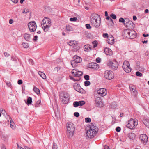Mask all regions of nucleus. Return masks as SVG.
<instances>
[{
    "instance_id": "4",
    "label": "nucleus",
    "mask_w": 149,
    "mask_h": 149,
    "mask_svg": "<svg viewBox=\"0 0 149 149\" xmlns=\"http://www.w3.org/2000/svg\"><path fill=\"white\" fill-rule=\"evenodd\" d=\"M67 135L69 138L72 137L74 135V132L75 130L74 124L71 123H68L67 125Z\"/></svg>"
},
{
    "instance_id": "39",
    "label": "nucleus",
    "mask_w": 149,
    "mask_h": 149,
    "mask_svg": "<svg viewBox=\"0 0 149 149\" xmlns=\"http://www.w3.org/2000/svg\"><path fill=\"white\" fill-rule=\"evenodd\" d=\"M110 16L114 19H116V16L113 13L111 14L110 15Z\"/></svg>"
},
{
    "instance_id": "23",
    "label": "nucleus",
    "mask_w": 149,
    "mask_h": 149,
    "mask_svg": "<svg viewBox=\"0 0 149 149\" xmlns=\"http://www.w3.org/2000/svg\"><path fill=\"white\" fill-rule=\"evenodd\" d=\"M66 30L68 31H73L74 29L70 25L68 24L66 26Z\"/></svg>"
},
{
    "instance_id": "5",
    "label": "nucleus",
    "mask_w": 149,
    "mask_h": 149,
    "mask_svg": "<svg viewBox=\"0 0 149 149\" xmlns=\"http://www.w3.org/2000/svg\"><path fill=\"white\" fill-rule=\"evenodd\" d=\"M124 34L127 38L133 39L135 38L137 36L136 32L134 30L125 29L124 30Z\"/></svg>"
},
{
    "instance_id": "56",
    "label": "nucleus",
    "mask_w": 149,
    "mask_h": 149,
    "mask_svg": "<svg viewBox=\"0 0 149 149\" xmlns=\"http://www.w3.org/2000/svg\"><path fill=\"white\" fill-rule=\"evenodd\" d=\"M4 55L5 57H8L9 55V54L6 52H5L4 53Z\"/></svg>"
},
{
    "instance_id": "47",
    "label": "nucleus",
    "mask_w": 149,
    "mask_h": 149,
    "mask_svg": "<svg viewBox=\"0 0 149 149\" xmlns=\"http://www.w3.org/2000/svg\"><path fill=\"white\" fill-rule=\"evenodd\" d=\"M103 37L105 38H107L108 39L109 38L108 34L107 33L103 34Z\"/></svg>"
},
{
    "instance_id": "25",
    "label": "nucleus",
    "mask_w": 149,
    "mask_h": 149,
    "mask_svg": "<svg viewBox=\"0 0 149 149\" xmlns=\"http://www.w3.org/2000/svg\"><path fill=\"white\" fill-rule=\"evenodd\" d=\"M117 105L116 103L115 102H113L110 105L111 108L115 109L117 107Z\"/></svg>"
},
{
    "instance_id": "6",
    "label": "nucleus",
    "mask_w": 149,
    "mask_h": 149,
    "mask_svg": "<svg viewBox=\"0 0 149 149\" xmlns=\"http://www.w3.org/2000/svg\"><path fill=\"white\" fill-rule=\"evenodd\" d=\"M73 60L71 61V65L73 67H75L78 65V63H81L82 61V58L77 55L74 56L73 58Z\"/></svg>"
},
{
    "instance_id": "1",
    "label": "nucleus",
    "mask_w": 149,
    "mask_h": 149,
    "mask_svg": "<svg viewBox=\"0 0 149 149\" xmlns=\"http://www.w3.org/2000/svg\"><path fill=\"white\" fill-rule=\"evenodd\" d=\"M101 20L99 15L95 13H93L90 17L91 24L94 27H98L100 24Z\"/></svg>"
},
{
    "instance_id": "58",
    "label": "nucleus",
    "mask_w": 149,
    "mask_h": 149,
    "mask_svg": "<svg viewBox=\"0 0 149 149\" xmlns=\"http://www.w3.org/2000/svg\"><path fill=\"white\" fill-rule=\"evenodd\" d=\"M104 149H109L110 148H109V147L107 146V145H105L104 146Z\"/></svg>"
},
{
    "instance_id": "40",
    "label": "nucleus",
    "mask_w": 149,
    "mask_h": 149,
    "mask_svg": "<svg viewBox=\"0 0 149 149\" xmlns=\"http://www.w3.org/2000/svg\"><path fill=\"white\" fill-rule=\"evenodd\" d=\"M24 47L27 48L29 47L28 44L27 43H23L22 44Z\"/></svg>"
},
{
    "instance_id": "13",
    "label": "nucleus",
    "mask_w": 149,
    "mask_h": 149,
    "mask_svg": "<svg viewBox=\"0 0 149 149\" xmlns=\"http://www.w3.org/2000/svg\"><path fill=\"white\" fill-rule=\"evenodd\" d=\"M139 140L141 141L142 143L145 144L148 141V137L145 134H143L140 135Z\"/></svg>"
},
{
    "instance_id": "62",
    "label": "nucleus",
    "mask_w": 149,
    "mask_h": 149,
    "mask_svg": "<svg viewBox=\"0 0 149 149\" xmlns=\"http://www.w3.org/2000/svg\"><path fill=\"white\" fill-rule=\"evenodd\" d=\"M38 38V36H35L33 38V40L34 41H36L37 40V38Z\"/></svg>"
},
{
    "instance_id": "7",
    "label": "nucleus",
    "mask_w": 149,
    "mask_h": 149,
    "mask_svg": "<svg viewBox=\"0 0 149 149\" xmlns=\"http://www.w3.org/2000/svg\"><path fill=\"white\" fill-rule=\"evenodd\" d=\"M107 65L114 70L117 69L118 66V63L115 59L112 60H109L107 63Z\"/></svg>"
},
{
    "instance_id": "60",
    "label": "nucleus",
    "mask_w": 149,
    "mask_h": 149,
    "mask_svg": "<svg viewBox=\"0 0 149 149\" xmlns=\"http://www.w3.org/2000/svg\"><path fill=\"white\" fill-rule=\"evenodd\" d=\"M0 111L3 114L4 113L3 112H5V110L3 108H1L0 109Z\"/></svg>"
},
{
    "instance_id": "37",
    "label": "nucleus",
    "mask_w": 149,
    "mask_h": 149,
    "mask_svg": "<svg viewBox=\"0 0 149 149\" xmlns=\"http://www.w3.org/2000/svg\"><path fill=\"white\" fill-rule=\"evenodd\" d=\"M80 87L79 84H77V83H75L74 85V88L77 91H78L77 90V87Z\"/></svg>"
},
{
    "instance_id": "54",
    "label": "nucleus",
    "mask_w": 149,
    "mask_h": 149,
    "mask_svg": "<svg viewBox=\"0 0 149 149\" xmlns=\"http://www.w3.org/2000/svg\"><path fill=\"white\" fill-rule=\"evenodd\" d=\"M121 130L120 128L119 127H116V130L117 132H119Z\"/></svg>"
},
{
    "instance_id": "26",
    "label": "nucleus",
    "mask_w": 149,
    "mask_h": 149,
    "mask_svg": "<svg viewBox=\"0 0 149 149\" xmlns=\"http://www.w3.org/2000/svg\"><path fill=\"white\" fill-rule=\"evenodd\" d=\"M143 123L147 127L149 128V120L145 119L143 120Z\"/></svg>"
},
{
    "instance_id": "22",
    "label": "nucleus",
    "mask_w": 149,
    "mask_h": 149,
    "mask_svg": "<svg viewBox=\"0 0 149 149\" xmlns=\"http://www.w3.org/2000/svg\"><path fill=\"white\" fill-rule=\"evenodd\" d=\"M95 92H96L99 96H102V88H99L98 89L95 90Z\"/></svg>"
},
{
    "instance_id": "48",
    "label": "nucleus",
    "mask_w": 149,
    "mask_h": 149,
    "mask_svg": "<svg viewBox=\"0 0 149 149\" xmlns=\"http://www.w3.org/2000/svg\"><path fill=\"white\" fill-rule=\"evenodd\" d=\"M89 75H85L84 76V78L86 80H88L89 79Z\"/></svg>"
},
{
    "instance_id": "31",
    "label": "nucleus",
    "mask_w": 149,
    "mask_h": 149,
    "mask_svg": "<svg viewBox=\"0 0 149 149\" xmlns=\"http://www.w3.org/2000/svg\"><path fill=\"white\" fill-rule=\"evenodd\" d=\"M33 91L35 92H36L37 94H38L40 93V91L39 89L36 88V87L34 86L33 87Z\"/></svg>"
},
{
    "instance_id": "21",
    "label": "nucleus",
    "mask_w": 149,
    "mask_h": 149,
    "mask_svg": "<svg viewBox=\"0 0 149 149\" xmlns=\"http://www.w3.org/2000/svg\"><path fill=\"white\" fill-rule=\"evenodd\" d=\"M79 49V47L78 45V42L75 44H74L73 46L72 50L74 52H77Z\"/></svg>"
},
{
    "instance_id": "11",
    "label": "nucleus",
    "mask_w": 149,
    "mask_h": 149,
    "mask_svg": "<svg viewBox=\"0 0 149 149\" xmlns=\"http://www.w3.org/2000/svg\"><path fill=\"white\" fill-rule=\"evenodd\" d=\"M29 28L31 32L35 31L36 29L37 26L35 21L31 22L28 24Z\"/></svg>"
},
{
    "instance_id": "64",
    "label": "nucleus",
    "mask_w": 149,
    "mask_h": 149,
    "mask_svg": "<svg viewBox=\"0 0 149 149\" xmlns=\"http://www.w3.org/2000/svg\"><path fill=\"white\" fill-rule=\"evenodd\" d=\"M41 103V101L40 100H38V101H37L36 102V104H40V103Z\"/></svg>"
},
{
    "instance_id": "49",
    "label": "nucleus",
    "mask_w": 149,
    "mask_h": 149,
    "mask_svg": "<svg viewBox=\"0 0 149 149\" xmlns=\"http://www.w3.org/2000/svg\"><path fill=\"white\" fill-rule=\"evenodd\" d=\"M119 22H123L124 23V22H125V20H124V19L123 18H121V17L119 19Z\"/></svg>"
},
{
    "instance_id": "35",
    "label": "nucleus",
    "mask_w": 149,
    "mask_h": 149,
    "mask_svg": "<svg viewBox=\"0 0 149 149\" xmlns=\"http://www.w3.org/2000/svg\"><path fill=\"white\" fill-rule=\"evenodd\" d=\"M10 127L11 128H13V127H14V123L13 122L12 120V119L11 118H10Z\"/></svg>"
},
{
    "instance_id": "19",
    "label": "nucleus",
    "mask_w": 149,
    "mask_h": 149,
    "mask_svg": "<svg viewBox=\"0 0 149 149\" xmlns=\"http://www.w3.org/2000/svg\"><path fill=\"white\" fill-rule=\"evenodd\" d=\"M107 43L109 44L112 45L113 44L114 42V39L113 37L111 36L109 37V38L106 40Z\"/></svg>"
},
{
    "instance_id": "18",
    "label": "nucleus",
    "mask_w": 149,
    "mask_h": 149,
    "mask_svg": "<svg viewBox=\"0 0 149 149\" xmlns=\"http://www.w3.org/2000/svg\"><path fill=\"white\" fill-rule=\"evenodd\" d=\"M104 51L107 55L111 56L113 54V52L111 50L108 48H105Z\"/></svg>"
},
{
    "instance_id": "9",
    "label": "nucleus",
    "mask_w": 149,
    "mask_h": 149,
    "mask_svg": "<svg viewBox=\"0 0 149 149\" xmlns=\"http://www.w3.org/2000/svg\"><path fill=\"white\" fill-rule=\"evenodd\" d=\"M122 68L127 73H129L131 71L129 62L128 61H125L124 62L122 66Z\"/></svg>"
},
{
    "instance_id": "28",
    "label": "nucleus",
    "mask_w": 149,
    "mask_h": 149,
    "mask_svg": "<svg viewBox=\"0 0 149 149\" xmlns=\"http://www.w3.org/2000/svg\"><path fill=\"white\" fill-rule=\"evenodd\" d=\"M24 37L25 39L27 41H29L31 38L30 35L27 33L25 34L24 35Z\"/></svg>"
},
{
    "instance_id": "20",
    "label": "nucleus",
    "mask_w": 149,
    "mask_h": 149,
    "mask_svg": "<svg viewBox=\"0 0 149 149\" xmlns=\"http://www.w3.org/2000/svg\"><path fill=\"white\" fill-rule=\"evenodd\" d=\"M91 46L89 45H86L84 47V49L85 51L89 52L92 49Z\"/></svg>"
},
{
    "instance_id": "34",
    "label": "nucleus",
    "mask_w": 149,
    "mask_h": 149,
    "mask_svg": "<svg viewBox=\"0 0 149 149\" xmlns=\"http://www.w3.org/2000/svg\"><path fill=\"white\" fill-rule=\"evenodd\" d=\"M93 46V48H95L98 45V42L96 41H95L92 42Z\"/></svg>"
},
{
    "instance_id": "12",
    "label": "nucleus",
    "mask_w": 149,
    "mask_h": 149,
    "mask_svg": "<svg viewBox=\"0 0 149 149\" xmlns=\"http://www.w3.org/2000/svg\"><path fill=\"white\" fill-rule=\"evenodd\" d=\"M69 98L68 94L67 93H64L61 101L63 104H66L69 102Z\"/></svg>"
},
{
    "instance_id": "52",
    "label": "nucleus",
    "mask_w": 149,
    "mask_h": 149,
    "mask_svg": "<svg viewBox=\"0 0 149 149\" xmlns=\"http://www.w3.org/2000/svg\"><path fill=\"white\" fill-rule=\"evenodd\" d=\"M86 27L88 29H91V27L90 26V25L89 24H86Z\"/></svg>"
},
{
    "instance_id": "36",
    "label": "nucleus",
    "mask_w": 149,
    "mask_h": 149,
    "mask_svg": "<svg viewBox=\"0 0 149 149\" xmlns=\"http://www.w3.org/2000/svg\"><path fill=\"white\" fill-rule=\"evenodd\" d=\"M132 23V21H128L127 22H126V23H125V22H124V24L125 26L127 27H128L130 26V24L131 25Z\"/></svg>"
},
{
    "instance_id": "61",
    "label": "nucleus",
    "mask_w": 149,
    "mask_h": 149,
    "mask_svg": "<svg viewBox=\"0 0 149 149\" xmlns=\"http://www.w3.org/2000/svg\"><path fill=\"white\" fill-rule=\"evenodd\" d=\"M61 69V68H60V67L58 68L57 67L55 68H54V70H57V71H58V70H60Z\"/></svg>"
},
{
    "instance_id": "10",
    "label": "nucleus",
    "mask_w": 149,
    "mask_h": 149,
    "mask_svg": "<svg viewBox=\"0 0 149 149\" xmlns=\"http://www.w3.org/2000/svg\"><path fill=\"white\" fill-rule=\"evenodd\" d=\"M105 78L109 80H111L114 77V74L111 71L106 70L104 73Z\"/></svg>"
},
{
    "instance_id": "55",
    "label": "nucleus",
    "mask_w": 149,
    "mask_h": 149,
    "mask_svg": "<svg viewBox=\"0 0 149 149\" xmlns=\"http://www.w3.org/2000/svg\"><path fill=\"white\" fill-rule=\"evenodd\" d=\"M11 60L13 61H16V59L15 57L13 56H12L11 57Z\"/></svg>"
},
{
    "instance_id": "32",
    "label": "nucleus",
    "mask_w": 149,
    "mask_h": 149,
    "mask_svg": "<svg viewBox=\"0 0 149 149\" xmlns=\"http://www.w3.org/2000/svg\"><path fill=\"white\" fill-rule=\"evenodd\" d=\"M130 88L131 91H132L133 93H135L136 92V88L134 86H132L131 87H130Z\"/></svg>"
},
{
    "instance_id": "3",
    "label": "nucleus",
    "mask_w": 149,
    "mask_h": 149,
    "mask_svg": "<svg viewBox=\"0 0 149 149\" xmlns=\"http://www.w3.org/2000/svg\"><path fill=\"white\" fill-rule=\"evenodd\" d=\"M51 22L50 19L47 17H45L41 23L44 31L46 32L48 31L49 28L51 26Z\"/></svg>"
},
{
    "instance_id": "51",
    "label": "nucleus",
    "mask_w": 149,
    "mask_h": 149,
    "mask_svg": "<svg viewBox=\"0 0 149 149\" xmlns=\"http://www.w3.org/2000/svg\"><path fill=\"white\" fill-rule=\"evenodd\" d=\"M74 115L77 117H78L79 116V114L78 112H75L74 113Z\"/></svg>"
},
{
    "instance_id": "14",
    "label": "nucleus",
    "mask_w": 149,
    "mask_h": 149,
    "mask_svg": "<svg viewBox=\"0 0 149 149\" xmlns=\"http://www.w3.org/2000/svg\"><path fill=\"white\" fill-rule=\"evenodd\" d=\"M72 72L73 75L77 77L81 76L83 73L82 72L78 71L77 69L72 70Z\"/></svg>"
},
{
    "instance_id": "15",
    "label": "nucleus",
    "mask_w": 149,
    "mask_h": 149,
    "mask_svg": "<svg viewBox=\"0 0 149 149\" xmlns=\"http://www.w3.org/2000/svg\"><path fill=\"white\" fill-rule=\"evenodd\" d=\"M102 99L100 97H97L95 100L96 105L97 107H102Z\"/></svg>"
},
{
    "instance_id": "33",
    "label": "nucleus",
    "mask_w": 149,
    "mask_h": 149,
    "mask_svg": "<svg viewBox=\"0 0 149 149\" xmlns=\"http://www.w3.org/2000/svg\"><path fill=\"white\" fill-rule=\"evenodd\" d=\"M77 42L74 41H71L68 43V45L70 46H73L74 44H76Z\"/></svg>"
},
{
    "instance_id": "53",
    "label": "nucleus",
    "mask_w": 149,
    "mask_h": 149,
    "mask_svg": "<svg viewBox=\"0 0 149 149\" xmlns=\"http://www.w3.org/2000/svg\"><path fill=\"white\" fill-rule=\"evenodd\" d=\"M29 62L31 65H33L34 64L33 61L32 59H29Z\"/></svg>"
},
{
    "instance_id": "41",
    "label": "nucleus",
    "mask_w": 149,
    "mask_h": 149,
    "mask_svg": "<svg viewBox=\"0 0 149 149\" xmlns=\"http://www.w3.org/2000/svg\"><path fill=\"white\" fill-rule=\"evenodd\" d=\"M70 77L71 79L73 80H74V81H79V80L80 79V77L78 78L77 79H74V78H73L72 77H71L70 76Z\"/></svg>"
},
{
    "instance_id": "16",
    "label": "nucleus",
    "mask_w": 149,
    "mask_h": 149,
    "mask_svg": "<svg viewBox=\"0 0 149 149\" xmlns=\"http://www.w3.org/2000/svg\"><path fill=\"white\" fill-rule=\"evenodd\" d=\"M85 104V102L84 101H76L73 103V106L75 107H77L78 106H82Z\"/></svg>"
},
{
    "instance_id": "29",
    "label": "nucleus",
    "mask_w": 149,
    "mask_h": 149,
    "mask_svg": "<svg viewBox=\"0 0 149 149\" xmlns=\"http://www.w3.org/2000/svg\"><path fill=\"white\" fill-rule=\"evenodd\" d=\"M26 103L28 105L31 104L32 102V99L30 97H29L27 100V102Z\"/></svg>"
},
{
    "instance_id": "8",
    "label": "nucleus",
    "mask_w": 149,
    "mask_h": 149,
    "mask_svg": "<svg viewBox=\"0 0 149 149\" xmlns=\"http://www.w3.org/2000/svg\"><path fill=\"white\" fill-rule=\"evenodd\" d=\"M138 124V121L137 120L131 119L128 121V124L126 125L127 127L131 129H134Z\"/></svg>"
},
{
    "instance_id": "59",
    "label": "nucleus",
    "mask_w": 149,
    "mask_h": 149,
    "mask_svg": "<svg viewBox=\"0 0 149 149\" xmlns=\"http://www.w3.org/2000/svg\"><path fill=\"white\" fill-rule=\"evenodd\" d=\"M11 1L15 3H16L18 2V0H11Z\"/></svg>"
},
{
    "instance_id": "57",
    "label": "nucleus",
    "mask_w": 149,
    "mask_h": 149,
    "mask_svg": "<svg viewBox=\"0 0 149 149\" xmlns=\"http://www.w3.org/2000/svg\"><path fill=\"white\" fill-rule=\"evenodd\" d=\"M22 83V80H19L18 81V84L21 85Z\"/></svg>"
},
{
    "instance_id": "50",
    "label": "nucleus",
    "mask_w": 149,
    "mask_h": 149,
    "mask_svg": "<svg viewBox=\"0 0 149 149\" xmlns=\"http://www.w3.org/2000/svg\"><path fill=\"white\" fill-rule=\"evenodd\" d=\"M101 61V59L99 57L97 58L96 60V62L97 63H99Z\"/></svg>"
},
{
    "instance_id": "38",
    "label": "nucleus",
    "mask_w": 149,
    "mask_h": 149,
    "mask_svg": "<svg viewBox=\"0 0 149 149\" xmlns=\"http://www.w3.org/2000/svg\"><path fill=\"white\" fill-rule=\"evenodd\" d=\"M107 93V91L105 89L103 88V97L106 95Z\"/></svg>"
},
{
    "instance_id": "43",
    "label": "nucleus",
    "mask_w": 149,
    "mask_h": 149,
    "mask_svg": "<svg viewBox=\"0 0 149 149\" xmlns=\"http://www.w3.org/2000/svg\"><path fill=\"white\" fill-rule=\"evenodd\" d=\"M85 122L87 123H89L91 122V119L89 118H85Z\"/></svg>"
},
{
    "instance_id": "27",
    "label": "nucleus",
    "mask_w": 149,
    "mask_h": 149,
    "mask_svg": "<svg viewBox=\"0 0 149 149\" xmlns=\"http://www.w3.org/2000/svg\"><path fill=\"white\" fill-rule=\"evenodd\" d=\"M107 23L108 25L109 26H113L114 23L112 19H110L109 20H108Z\"/></svg>"
},
{
    "instance_id": "45",
    "label": "nucleus",
    "mask_w": 149,
    "mask_h": 149,
    "mask_svg": "<svg viewBox=\"0 0 149 149\" xmlns=\"http://www.w3.org/2000/svg\"><path fill=\"white\" fill-rule=\"evenodd\" d=\"M136 75L137 76L139 77H141L142 76V74L139 71L137 72L136 73Z\"/></svg>"
},
{
    "instance_id": "46",
    "label": "nucleus",
    "mask_w": 149,
    "mask_h": 149,
    "mask_svg": "<svg viewBox=\"0 0 149 149\" xmlns=\"http://www.w3.org/2000/svg\"><path fill=\"white\" fill-rule=\"evenodd\" d=\"M77 18L76 17L70 18V20L71 21H76L77 20Z\"/></svg>"
},
{
    "instance_id": "63",
    "label": "nucleus",
    "mask_w": 149,
    "mask_h": 149,
    "mask_svg": "<svg viewBox=\"0 0 149 149\" xmlns=\"http://www.w3.org/2000/svg\"><path fill=\"white\" fill-rule=\"evenodd\" d=\"M107 17L106 18V19L107 20H109L110 19H111V18L109 16H106Z\"/></svg>"
},
{
    "instance_id": "2",
    "label": "nucleus",
    "mask_w": 149,
    "mask_h": 149,
    "mask_svg": "<svg viewBox=\"0 0 149 149\" xmlns=\"http://www.w3.org/2000/svg\"><path fill=\"white\" fill-rule=\"evenodd\" d=\"M89 126V129L87 131L86 135L87 137L92 138L94 137L96 134L98 129L97 127L92 123H91Z\"/></svg>"
},
{
    "instance_id": "30",
    "label": "nucleus",
    "mask_w": 149,
    "mask_h": 149,
    "mask_svg": "<svg viewBox=\"0 0 149 149\" xmlns=\"http://www.w3.org/2000/svg\"><path fill=\"white\" fill-rule=\"evenodd\" d=\"M135 134L133 133H130L128 135V136L130 139H133L135 137Z\"/></svg>"
},
{
    "instance_id": "44",
    "label": "nucleus",
    "mask_w": 149,
    "mask_h": 149,
    "mask_svg": "<svg viewBox=\"0 0 149 149\" xmlns=\"http://www.w3.org/2000/svg\"><path fill=\"white\" fill-rule=\"evenodd\" d=\"M57 145L55 143H54L52 147L53 149H57Z\"/></svg>"
},
{
    "instance_id": "24",
    "label": "nucleus",
    "mask_w": 149,
    "mask_h": 149,
    "mask_svg": "<svg viewBox=\"0 0 149 149\" xmlns=\"http://www.w3.org/2000/svg\"><path fill=\"white\" fill-rule=\"evenodd\" d=\"M38 73L39 74V75H40V76L42 77L43 79H45L46 78V76L45 75V74L42 72L39 71L38 72Z\"/></svg>"
},
{
    "instance_id": "42",
    "label": "nucleus",
    "mask_w": 149,
    "mask_h": 149,
    "mask_svg": "<svg viewBox=\"0 0 149 149\" xmlns=\"http://www.w3.org/2000/svg\"><path fill=\"white\" fill-rule=\"evenodd\" d=\"M84 85L86 86H87L90 84V82L89 81H86L84 82Z\"/></svg>"
},
{
    "instance_id": "17",
    "label": "nucleus",
    "mask_w": 149,
    "mask_h": 149,
    "mask_svg": "<svg viewBox=\"0 0 149 149\" xmlns=\"http://www.w3.org/2000/svg\"><path fill=\"white\" fill-rule=\"evenodd\" d=\"M88 67L92 69H97L98 68L99 65L95 63L92 62L89 63L88 64Z\"/></svg>"
}]
</instances>
